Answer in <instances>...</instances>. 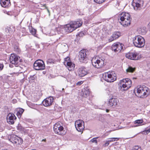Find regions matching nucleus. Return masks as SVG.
<instances>
[{
    "label": "nucleus",
    "instance_id": "6e6552de",
    "mask_svg": "<svg viewBox=\"0 0 150 150\" xmlns=\"http://www.w3.org/2000/svg\"><path fill=\"white\" fill-rule=\"evenodd\" d=\"M87 53V50L86 49H83L80 51L79 52V59L81 62H86L88 59Z\"/></svg>",
    "mask_w": 150,
    "mask_h": 150
},
{
    "label": "nucleus",
    "instance_id": "dca6fc26",
    "mask_svg": "<svg viewBox=\"0 0 150 150\" xmlns=\"http://www.w3.org/2000/svg\"><path fill=\"white\" fill-rule=\"evenodd\" d=\"M54 100L53 97L50 96L45 99L42 102L43 105L45 107H47L52 105Z\"/></svg>",
    "mask_w": 150,
    "mask_h": 150
},
{
    "label": "nucleus",
    "instance_id": "f704fd0d",
    "mask_svg": "<svg viewBox=\"0 0 150 150\" xmlns=\"http://www.w3.org/2000/svg\"><path fill=\"white\" fill-rule=\"evenodd\" d=\"M106 0H94V1L96 3L100 4H101L104 1H105Z\"/></svg>",
    "mask_w": 150,
    "mask_h": 150
},
{
    "label": "nucleus",
    "instance_id": "f257e3e1",
    "mask_svg": "<svg viewBox=\"0 0 150 150\" xmlns=\"http://www.w3.org/2000/svg\"><path fill=\"white\" fill-rule=\"evenodd\" d=\"M82 23V22L80 20L71 22L70 23L64 25V27L62 28V31H64L65 33L71 32L81 26Z\"/></svg>",
    "mask_w": 150,
    "mask_h": 150
},
{
    "label": "nucleus",
    "instance_id": "393cba45",
    "mask_svg": "<svg viewBox=\"0 0 150 150\" xmlns=\"http://www.w3.org/2000/svg\"><path fill=\"white\" fill-rule=\"evenodd\" d=\"M139 32L142 35H145L146 34L147 30L146 28L145 27H143L140 28Z\"/></svg>",
    "mask_w": 150,
    "mask_h": 150
},
{
    "label": "nucleus",
    "instance_id": "b1692460",
    "mask_svg": "<svg viewBox=\"0 0 150 150\" xmlns=\"http://www.w3.org/2000/svg\"><path fill=\"white\" fill-rule=\"evenodd\" d=\"M17 112L16 114L17 116L19 118H20L24 111V110L22 108H19L17 109Z\"/></svg>",
    "mask_w": 150,
    "mask_h": 150
},
{
    "label": "nucleus",
    "instance_id": "ddd939ff",
    "mask_svg": "<svg viewBox=\"0 0 150 150\" xmlns=\"http://www.w3.org/2000/svg\"><path fill=\"white\" fill-rule=\"evenodd\" d=\"M64 65H67V67L68 70L70 71L74 70L75 67V64L70 61V59L69 57H67L64 59Z\"/></svg>",
    "mask_w": 150,
    "mask_h": 150
},
{
    "label": "nucleus",
    "instance_id": "2f4dec72",
    "mask_svg": "<svg viewBox=\"0 0 150 150\" xmlns=\"http://www.w3.org/2000/svg\"><path fill=\"white\" fill-rule=\"evenodd\" d=\"M98 138L99 137L93 138L91 140L90 142H91L92 143H95L96 144H97L98 143V142L96 139Z\"/></svg>",
    "mask_w": 150,
    "mask_h": 150
},
{
    "label": "nucleus",
    "instance_id": "c03bdc74",
    "mask_svg": "<svg viewBox=\"0 0 150 150\" xmlns=\"http://www.w3.org/2000/svg\"><path fill=\"white\" fill-rule=\"evenodd\" d=\"M110 140H108L110 142H113L115 141V140H114L113 139H110Z\"/></svg>",
    "mask_w": 150,
    "mask_h": 150
},
{
    "label": "nucleus",
    "instance_id": "58836bf2",
    "mask_svg": "<svg viewBox=\"0 0 150 150\" xmlns=\"http://www.w3.org/2000/svg\"><path fill=\"white\" fill-rule=\"evenodd\" d=\"M85 35V33L84 32H80L79 34L78 35L79 37H83Z\"/></svg>",
    "mask_w": 150,
    "mask_h": 150
},
{
    "label": "nucleus",
    "instance_id": "72a5a7b5",
    "mask_svg": "<svg viewBox=\"0 0 150 150\" xmlns=\"http://www.w3.org/2000/svg\"><path fill=\"white\" fill-rule=\"evenodd\" d=\"M21 31L22 33H23V34H22V36H25L27 34V32L26 31L25 29L24 28H22Z\"/></svg>",
    "mask_w": 150,
    "mask_h": 150
},
{
    "label": "nucleus",
    "instance_id": "a211bd4d",
    "mask_svg": "<svg viewBox=\"0 0 150 150\" xmlns=\"http://www.w3.org/2000/svg\"><path fill=\"white\" fill-rule=\"evenodd\" d=\"M104 64V60L102 59H97L95 62H92L93 66L97 68H100L102 67Z\"/></svg>",
    "mask_w": 150,
    "mask_h": 150
},
{
    "label": "nucleus",
    "instance_id": "412c9836",
    "mask_svg": "<svg viewBox=\"0 0 150 150\" xmlns=\"http://www.w3.org/2000/svg\"><path fill=\"white\" fill-rule=\"evenodd\" d=\"M88 73V71L85 68L81 67L79 68L78 71L79 76L80 77H83Z\"/></svg>",
    "mask_w": 150,
    "mask_h": 150
},
{
    "label": "nucleus",
    "instance_id": "4be33fe9",
    "mask_svg": "<svg viewBox=\"0 0 150 150\" xmlns=\"http://www.w3.org/2000/svg\"><path fill=\"white\" fill-rule=\"evenodd\" d=\"M118 100L116 98H112L109 100L108 105L110 107L115 106L117 105Z\"/></svg>",
    "mask_w": 150,
    "mask_h": 150
},
{
    "label": "nucleus",
    "instance_id": "5701e85b",
    "mask_svg": "<svg viewBox=\"0 0 150 150\" xmlns=\"http://www.w3.org/2000/svg\"><path fill=\"white\" fill-rule=\"evenodd\" d=\"M10 4L9 0H0L1 5L3 7L6 8Z\"/></svg>",
    "mask_w": 150,
    "mask_h": 150
},
{
    "label": "nucleus",
    "instance_id": "4468645a",
    "mask_svg": "<svg viewBox=\"0 0 150 150\" xmlns=\"http://www.w3.org/2000/svg\"><path fill=\"white\" fill-rule=\"evenodd\" d=\"M75 125L76 130L79 132H83L84 128V123L82 120H76L75 122Z\"/></svg>",
    "mask_w": 150,
    "mask_h": 150
},
{
    "label": "nucleus",
    "instance_id": "9b49d317",
    "mask_svg": "<svg viewBox=\"0 0 150 150\" xmlns=\"http://www.w3.org/2000/svg\"><path fill=\"white\" fill-rule=\"evenodd\" d=\"M132 4L134 9L137 11L140 10L143 6L144 1L143 0H133Z\"/></svg>",
    "mask_w": 150,
    "mask_h": 150
},
{
    "label": "nucleus",
    "instance_id": "aec40b11",
    "mask_svg": "<svg viewBox=\"0 0 150 150\" xmlns=\"http://www.w3.org/2000/svg\"><path fill=\"white\" fill-rule=\"evenodd\" d=\"M16 119V117L13 113H9L7 117L8 122L10 124H13L14 123V120Z\"/></svg>",
    "mask_w": 150,
    "mask_h": 150
},
{
    "label": "nucleus",
    "instance_id": "2eb2a0df",
    "mask_svg": "<svg viewBox=\"0 0 150 150\" xmlns=\"http://www.w3.org/2000/svg\"><path fill=\"white\" fill-rule=\"evenodd\" d=\"M124 45L120 43H114L112 45L111 48L112 50L115 52H120L123 49Z\"/></svg>",
    "mask_w": 150,
    "mask_h": 150
},
{
    "label": "nucleus",
    "instance_id": "ea45409f",
    "mask_svg": "<svg viewBox=\"0 0 150 150\" xmlns=\"http://www.w3.org/2000/svg\"><path fill=\"white\" fill-rule=\"evenodd\" d=\"M99 120L100 121H101L102 122H103L104 121V118L102 116H101L99 117Z\"/></svg>",
    "mask_w": 150,
    "mask_h": 150
},
{
    "label": "nucleus",
    "instance_id": "4c0bfd02",
    "mask_svg": "<svg viewBox=\"0 0 150 150\" xmlns=\"http://www.w3.org/2000/svg\"><path fill=\"white\" fill-rule=\"evenodd\" d=\"M110 142H109L108 140L106 141V142L104 144H103V146L104 147H105L108 146V145L109 144Z\"/></svg>",
    "mask_w": 150,
    "mask_h": 150
},
{
    "label": "nucleus",
    "instance_id": "39448f33",
    "mask_svg": "<svg viewBox=\"0 0 150 150\" xmlns=\"http://www.w3.org/2000/svg\"><path fill=\"white\" fill-rule=\"evenodd\" d=\"M103 78L105 81L109 82H113L117 79L116 75L113 71H109L103 75Z\"/></svg>",
    "mask_w": 150,
    "mask_h": 150
},
{
    "label": "nucleus",
    "instance_id": "49530a36",
    "mask_svg": "<svg viewBox=\"0 0 150 150\" xmlns=\"http://www.w3.org/2000/svg\"><path fill=\"white\" fill-rule=\"evenodd\" d=\"M45 140H46V139H43V140H42V141H45Z\"/></svg>",
    "mask_w": 150,
    "mask_h": 150
},
{
    "label": "nucleus",
    "instance_id": "a18cd8bd",
    "mask_svg": "<svg viewBox=\"0 0 150 150\" xmlns=\"http://www.w3.org/2000/svg\"><path fill=\"white\" fill-rule=\"evenodd\" d=\"M109 110L108 109H107L106 110V112H109Z\"/></svg>",
    "mask_w": 150,
    "mask_h": 150
},
{
    "label": "nucleus",
    "instance_id": "0eeeda50",
    "mask_svg": "<svg viewBox=\"0 0 150 150\" xmlns=\"http://www.w3.org/2000/svg\"><path fill=\"white\" fill-rule=\"evenodd\" d=\"M34 68L36 70H43L45 68L44 62L42 60L38 59L33 64Z\"/></svg>",
    "mask_w": 150,
    "mask_h": 150
},
{
    "label": "nucleus",
    "instance_id": "f3484780",
    "mask_svg": "<svg viewBox=\"0 0 150 150\" xmlns=\"http://www.w3.org/2000/svg\"><path fill=\"white\" fill-rule=\"evenodd\" d=\"M20 57L14 54H12L9 58V60L10 62L14 64H18L19 61V59Z\"/></svg>",
    "mask_w": 150,
    "mask_h": 150
},
{
    "label": "nucleus",
    "instance_id": "423d86ee",
    "mask_svg": "<svg viewBox=\"0 0 150 150\" xmlns=\"http://www.w3.org/2000/svg\"><path fill=\"white\" fill-rule=\"evenodd\" d=\"M121 90L122 91L127 90L131 86L132 81L128 78L123 79L121 81Z\"/></svg>",
    "mask_w": 150,
    "mask_h": 150
},
{
    "label": "nucleus",
    "instance_id": "cd10ccee",
    "mask_svg": "<svg viewBox=\"0 0 150 150\" xmlns=\"http://www.w3.org/2000/svg\"><path fill=\"white\" fill-rule=\"evenodd\" d=\"M143 121L142 120H136L134 121V123L135 124H137V125H136V126H138L142 125L141 124L142 123Z\"/></svg>",
    "mask_w": 150,
    "mask_h": 150
},
{
    "label": "nucleus",
    "instance_id": "a878e982",
    "mask_svg": "<svg viewBox=\"0 0 150 150\" xmlns=\"http://www.w3.org/2000/svg\"><path fill=\"white\" fill-rule=\"evenodd\" d=\"M83 92V96L84 97H87L89 95V90L88 89H85Z\"/></svg>",
    "mask_w": 150,
    "mask_h": 150
},
{
    "label": "nucleus",
    "instance_id": "7ed1b4c3",
    "mask_svg": "<svg viewBox=\"0 0 150 150\" xmlns=\"http://www.w3.org/2000/svg\"><path fill=\"white\" fill-rule=\"evenodd\" d=\"M149 93V89L145 86H143L137 88L136 95L140 98H144L147 97Z\"/></svg>",
    "mask_w": 150,
    "mask_h": 150
},
{
    "label": "nucleus",
    "instance_id": "79ce46f5",
    "mask_svg": "<svg viewBox=\"0 0 150 150\" xmlns=\"http://www.w3.org/2000/svg\"><path fill=\"white\" fill-rule=\"evenodd\" d=\"M83 82L82 81H79L78 82L76 83V84L77 85H80L82 83H83Z\"/></svg>",
    "mask_w": 150,
    "mask_h": 150
},
{
    "label": "nucleus",
    "instance_id": "37998d69",
    "mask_svg": "<svg viewBox=\"0 0 150 150\" xmlns=\"http://www.w3.org/2000/svg\"><path fill=\"white\" fill-rule=\"evenodd\" d=\"M109 139H114V140H115V141H117L119 140L120 139V138H109Z\"/></svg>",
    "mask_w": 150,
    "mask_h": 150
},
{
    "label": "nucleus",
    "instance_id": "c756f323",
    "mask_svg": "<svg viewBox=\"0 0 150 150\" xmlns=\"http://www.w3.org/2000/svg\"><path fill=\"white\" fill-rule=\"evenodd\" d=\"M30 33L33 35L35 36L36 34V30L35 29L33 28L32 27L31 28V30L30 29Z\"/></svg>",
    "mask_w": 150,
    "mask_h": 150
},
{
    "label": "nucleus",
    "instance_id": "8fccbe9b",
    "mask_svg": "<svg viewBox=\"0 0 150 150\" xmlns=\"http://www.w3.org/2000/svg\"><path fill=\"white\" fill-rule=\"evenodd\" d=\"M21 59L20 60V62L21 61Z\"/></svg>",
    "mask_w": 150,
    "mask_h": 150
},
{
    "label": "nucleus",
    "instance_id": "f8f14e48",
    "mask_svg": "<svg viewBox=\"0 0 150 150\" xmlns=\"http://www.w3.org/2000/svg\"><path fill=\"white\" fill-rule=\"evenodd\" d=\"M10 141L13 144H16V145H21L23 142V139L21 138L16 135L11 136Z\"/></svg>",
    "mask_w": 150,
    "mask_h": 150
},
{
    "label": "nucleus",
    "instance_id": "a19ab883",
    "mask_svg": "<svg viewBox=\"0 0 150 150\" xmlns=\"http://www.w3.org/2000/svg\"><path fill=\"white\" fill-rule=\"evenodd\" d=\"M4 67V65L2 63H0V71L2 70Z\"/></svg>",
    "mask_w": 150,
    "mask_h": 150
},
{
    "label": "nucleus",
    "instance_id": "20e7f679",
    "mask_svg": "<svg viewBox=\"0 0 150 150\" xmlns=\"http://www.w3.org/2000/svg\"><path fill=\"white\" fill-rule=\"evenodd\" d=\"M133 43L135 46L140 48L144 46L145 41L143 37L140 35H137L133 38Z\"/></svg>",
    "mask_w": 150,
    "mask_h": 150
},
{
    "label": "nucleus",
    "instance_id": "c85d7f7f",
    "mask_svg": "<svg viewBox=\"0 0 150 150\" xmlns=\"http://www.w3.org/2000/svg\"><path fill=\"white\" fill-rule=\"evenodd\" d=\"M14 50L16 52L19 53L20 52V50L19 48L18 45V44L15 45L14 46Z\"/></svg>",
    "mask_w": 150,
    "mask_h": 150
},
{
    "label": "nucleus",
    "instance_id": "473e14b6",
    "mask_svg": "<svg viewBox=\"0 0 150 150\" xmlns=\"http://www.w3.org/2000/svg\"><path fill=\"white\" fill-rule=\"evenodd\" d=\"M37 78L36 75H34L33 76H30L29 79L30 81H34Z\"/></svg>",
    "mask_w": 150,
    "mask_h": 150
},
{
    "label": "nucleus",
    "instance_id": "f03ea898",
    "mask_svg": "<svg viewBox=\"0 0 150 150\" xmlns=\"http://www.w3.org/2000/svg\"><path fill=\"white\" fill-rule=\"evenodd\" d=\"M118 20L119 23L123 26L127 27L130 25L132 18L129 13L122 12L119 14Z\"/></svg>",
    "mask_w": 150,
    "mask_h": 150
},
{
    "label": "nucleus",
    "instance_id": "09e8293b",
    "mask_svg": "<svg viewBox=\"0 0 150 150\" xmlns=\"http://www.w3.org/2000/svg\"><path fill=\"white\" fill-rule=\"evenodd\" d=\"M149 26L150 27V22L149 24Z\"/></svg>",
    "mask_w": 150,
    "mask_h": 150
},
{
    "label": "nucleus",
    "instance_id": "1a4fd4ad",
    "mask_svg": "<svg viewBox=\"0 0 150 150\" xmlns=\"http://www.w3.org/2000/svg\"><path fill=\"white\" fill-rule=\"evenodd\" d=\"M54 131L56 134L60 135L64 134V130L63 127L60 125L59 123H55L53 127Z\"/></svg>",
    "mask_w": 150,
    "mask_h": 150
},
{
    "label": "nucleus",
    "instance_id": "e433bc0d",
    "mask_svg": "<svg viewBox=\"0 0 150 150\" xmlns=\"http://www.w3.org/2000/svg\"><path fill=\"white\" fill-rule=\"evenodd\" d=\"M132 150H141V148L138 146H135Z\"/></svg>",
    "mask_w": 150,
    "mask_h": 150
},
{
    "label": "nucleus",
    "instance_id": "c9c22d12",
    "mask_svg": "<svg viewBox=\"0 0 150 150\" xmlns=\"http://www.w3.org/2000/svg\"><path fill=\"white\" fill-rule=\"evenodd\" d=\"M54 62V61L53 59H49L47 60V63L48 64H49L52 63H53Z\"/></svg>",
    "mask_w": 150,
    "mask_h": 150
},
{
    "label": "nucleus",
    "instance_id": "7c9ffc66",
    "mask_svg": "<svg viewBox=\"0 0 150 150\" xmlns=\"http://www.w3.org/2000/svg\"><path fill=\"white\" fill-rule=\"evenodd\" d=\"M150 132V128L148 129H145L140 133L142 134H147Z\"/></svg>",
    "mask_w": 150,
    "mask_h": 150
},
{
    "label": "nucleus",
    "instance_id": "6ab92c4d",
    "mask_svg": "<svg viewBox=\"0 0 150 150\" xmlns=\"http://www.w3.org/2000/svg\"><path fill=\"white\" fill-rule=\"evenodd\" d=\"M121 33L120 32L115 31L114 32L108 40V42H110L119 38L121 35Z\"/></svg>",
    "mask_w": 150,
    "mask_h": 150
},
{
    "label": "nucleus",
    "instance_id": "de8ad7c7",
    "mask_svg": "<svg viewBox=\"0 0 150 150\" xmlns=\"http://www.w3.org/2000/svg\"><path fill=\"white\" fill-rule=\"evenodd\" d=\"M2 150H8L7 149H2Z\"/></svg>",
    "mask_w": 150,
    "mask_h": 150
},
{
    "label": "nucleus",
    "instance_id": "bb28decb",
    "mask_svg": "<svg viewBox=\"0 0 150 150\" xmlns=\"http://www.w3.org/2000/svg\"><path fill=\"white\" fill-rule=\"evenodd\" d=\"M135 68L132 67L131 66H129L128 68L126 69V71L127 72L132 73L135 71Z\"/></svg>",
    "mask_w": 150,
    "mask_h": 150
},
{
    "label": "nucleus",
    "instance_id": "9d476101",
    "mask_svg": "<svg viewBox=\"0 0 150 150\" xmlns=\"http://www.w3.org/2000/svg\"><path fill=\"white\" fill-rule=\"evenodd\" d=\"M126 57L130 59L137 60L140 58L139 53L135 51L129 52L126 54Z\"/></svg>",
    "mask_w": 150,
    "mask_h": 150
}]
</instances>
